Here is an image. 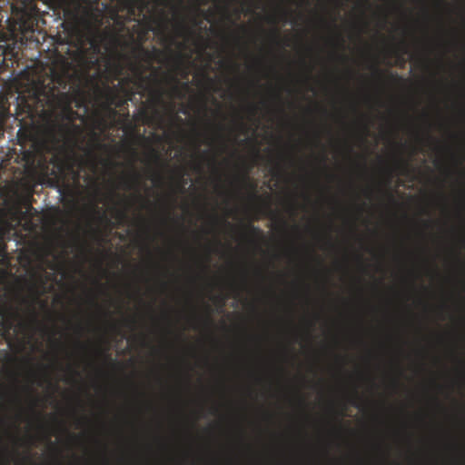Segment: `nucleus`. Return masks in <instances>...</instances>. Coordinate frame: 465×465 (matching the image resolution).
<instances>
[{
  "label": "nucleus",
  "mask_w": 465,
  "mask_h": 465,
  "mask_svg": "<svg viewBox=\"0 0 465 465\" xmlns=\"http://www.w3.org/2000/svg\"><path fill=\"white\" fill-rule=\"evenodd\" d=\"M141 184V175L135 170L134 164L132 163V170L128 175H123L120 177V185L122 188L126 190L135 189L139 190Z\"/></svg>",
  "instance_id": "20e7f679"
},
{
  "label": "nucleus",
  "mask_w": 465,
  "mask_h": 465,
  "mask_svg": "<svg viewBox=\"0 0 465 465\" xmlns=\"http://www.w3.org/2000/svg\"><path fill=\"white\" fill-rule=\"evenodd\" d=\"M142 114H146V112H145V110H144V109H143V110H142Z\"/></svg>",
  "instance_id": "8fccbe9b"
},
{
  "label": "nucleus",
  "mask_w": 465,
  "mask_h": 465,
  "mask_svg": "<svg viewBox=\"0 0 465 465\" xmlns=\"http://www.w3.org/2000/svg\"><path fill=\"white\" fill-rule=\"evenodd\" d=\"M74 127L77 132H80V127L78 125H74Z\"/></svg>",
  "instance_id": "c9c22d12"
},
{
  "label": "nucleus",
  "mask_w": 465,
  "mask_h": 465,
  "mask_svg": "<svg viewBox=\"0 0 465 465\" xmlns=\"http://www.w3.org/2000/svg\"><path fill=\"white\" fill-rule=\"evenodd\" d=\"M87 153H88L90 156H92V157H94V154L93 151H92V150H90V149H88V150H87Z\"/></svg>",
  "instance_id": "7c9ffc66"
},
{
  "label": "nucleus",
  "mask_w": 465,
  "mask_h": 465,
  "mask_svg": "<svg viewBox=\"0 0 465 465\" xmlns=\"http://www.w3.org/2000/svg\"><path fill=\"white\" fill-rule=\"evenodd\" d=\"M246 231L248 232V236L250 237H258L262 234V231L259 227L252 224H247Z\"/></svg>",
  "instance_id": "9b49d317"
},
{
  "label": "nucleus",
  "mask_w": 465,
  "mask_h": 465,
  "mask_svg": "<svg viewBox=\"0 0 465 465\" xmlns=\"http://www.w3.org/2000/svg\"><path fill=\"white\" fill-rule=\"evenodd\" d=\"M149 162L157 167H166L167 163L163 159L162 155L153 148L149 152Z\"/></svg>",
  "instance_id": "6e6552de"
},
{
  "label": "nucleus",
  "mask_w": 465,
  "mask_h": 465,
  "mask_svg": "<svg viewBox=\"0 0 465 465\" xmlns=\"http://www.w3.org/2000/svg\"><path fill=\"white\" fill-rule=\"evenodd\" d=\"M182 85H183V90H188V88H189L188 83H183Z\"/></svg>",
  "instance_id": "cd10ccee"
},
{
  "label": "nucleus",
  "mask_w": 465,
  "mask_h": 465,
  "mask_svg": "<svg viewBox=\"0 0 465 465\" xmlns=\"http://www.w3.org/2000/svg\"><path fill=\"white\" fill-rule=\"evenodd\" d=\"M322 162L323 163H325V162H326V156H325V155H324V156H322Z\"/></svg>",
  "instance_id": "e433bc0d"
},
{
  "label": "nucleus",
  "mask_w": 465,
  "mask_h": 465,
  "mask_svg": "<svg viewBox=\"0 0 465 465\" xmlns=\"http://www.w3.org/2000/svg\"><path fill=\"white\" fill-rule=\"evenodd\" d=\"M78 344H79L82 348H85V347H86L84 343L78 342Z\"/></svg>",
  "instance_id": "4c0bfd02"
},
{
  "label": "nucleus",
  "mask_w": 465,
  "mask_h": 465,
  "mask_svg": "<svg viewBox=\"0 0 465 465\" xmlns=\"http://www.w3.org/2000/svg\"><path fill=\"white\" fill-rule=\"evenodd\" d=\"M103 164L104 166L110 168L111 170L123 165L122 163H119V162H116V161H114L111 159H104Z\"/></svg>",
  "instance_id": "f8f14e48"
},
{
  "label": "nucleus",
  "mask_w": 465,
  "mask_h": 465,
  "mask_svg": "<svg viewBox=\"0 0 465 465\" xmlns=\"http://www.w3.org/2000/svg\"><path fill=\"white\" fill-rule=\"evenodd\" d=\"M268 21L273 25H276L278 23V20L275 16H269Z\"/></svg>",
  "instance_id": "5701e85b"
},
{
  "label": "nucleus",
  "mask_w": 465,
  "mask_h": 465,
  "mask_svg": "<svg viewBox=\"0 0 465 465\" xmlns=\"http://www.w3.org/2000/svg\"><path fill=\"white\" fill-rule=\"evenodd\" d=\"M91 134H92V138L95 142L96 146L98 148H105L106 147L105 144H103L102 143L99 142V135H98V134H96L94 131H93Z\"/></svg>",
  "instance_id": "2eb2a0df"
},
{
  "label": "nucleus",
  "mask_w": 465,
  "mask_h": 465,
  "mask_svg": "<svg viewBox=\"0 0 465 465\" xmlns=\"http://www.w3.org/2000/svg\"><path fill=\"white\" fill-rule=\"evenodd\" d=\"M216 412H217V409L213 408L212 413H216Z\"/></svg>",
  "instance_id": "a19ab883"
},
{
  "label": "nucleus",
  "mask_w": 465,
  "mask_h": 465,
  "mask_svg": "<svg viewBox=\"0 0 465 465\" xmlns=\"http://www.w3.org/2000/svg\"><path fill=\"white\" fill-rule=\"evenodd\" d=\"M130 9H131V10H130V13H131V14H134V7H131Z\"/></svg>",
  "instance_id": "58836bf2"
},
{
  "label": "nucleus",
  "mask_w": 465,
  "mask_h": 465,
  "mask_svg": "<svg viewBox=\"0 0 465 465\" xmlns=\"http://www.w3.org/2000/svg\"><path fill=\"white\" fill-rule=\"evenodd\" d=\"M153 94L155 96V101L160 103L162 101V93L159 90L153 91Z\"/></svg>",
  "instance_id": "a211bd4d"
},
{
  "label": "nucleus",
  "mask_w": 465,
  "mask_h": 465,
  "mask_svg": "<svg viewBox=\"0 0 465 465\" xmlns=\"http://www.w3.org/2000/svg\"><path fill=\"white\" fill-rule=\"evenodd\" d=\"M129 149H130V151H131L132 154H133L134 157H136L137 153H136L135 149L131 148V147H130Z\"/></svg>",
  "instance_id": "bb28decb"
},
{
  "label": "nucleus",
  "mask_w": 465,
  "mask_h": 465,
  "mask_svg": "<svg viewBox=\"0 0 465 465\" xmlns=\"http://www.w3.org/2000/svg\"><path fill=\"white\" fill-rule=\"evenodd\" d=\"M342 416H343V412L341 411L339 413V417H342Z\"/></svg>",
  "instance_id": "49530a36"
},
{
  "label": "nucleus",
  "mask_w": 465,
  "mask_h": 465,
  "mask_svg": "<svg viewBox=\"0 0 465 465\" xmlns=\"http://www.w3.org/2000/svg\"><path fill=\"white\" fill-rule=\"evenodd\" d=\"M351 403H352V405H355V406L357 405L356 401H353Z\"/></svg>",
  "instance_id": "603ef678"
},
{
  "label": "nucleus",
  "mask_w": 465,
  "mask_h": 465,
  "mask_svg": "<svg viewBox=\"0 0 465 465\" xmlns=\"http://www.w3.org/2000/svg\"><path fill=\"white\" fill-rule=\"evenodd\" d=\"M21 302L27 305L30 318L27 322L23 321L21 313L18 308H13L12 306L5 305L4 308L0 309V316L3 317L2 327L4 331V337L7 338L10 335V331L14 327L15 321L19 322V328L26 330L31 326H36L40 324L38 315L34 305V302H39V298L36 296L32 302L25 297L20 298Z\"/></svg>",
  "instance_id": "f03ea898"
},
{
  "label": "nucleus",
  "mask_w": 465,
  "mask_h": 465,
  "mask_svg": "<svg viewBox=\"0 0 465 465\" xmlns=\"http://www.w3.org/2000/svg\"><path fill=\"white\" fill-rule=\"evenodd\" d=\"M174 27L179 35H183L184 34H192L193 32L192 29L188 27L184 17L181 15H178L175 19Z\"/></svg>",
  "instance_id": "0eeeda50"
},
{
  "label": "nucleus",
  "mask_w": 465,
  "mask_h": 465,
  "mask_svg": "<svg viewBox=\"0 0 465 465\" xmlns=\"http://www.w3.org/2000/svg\"><path fill=\"white\" fill-rule=\"evenodd\" d=\"M386 196L390 202L395 203V198L391 193L387 192Z\"/></svg>",
  "instance_id": "4be33fe9"
},
{
  "label": "nucleus",
  "mask_w": 465,
  "mask_h": 465,
  "mask_svg": "<svg viewBox=\"0 0 465 465\" xmlns=\"http://www.w3.org/2000/svg\"><path fill=\"white\" fill-rule=\"evenodd\" d=\"M272 37L277 44L279 43L280 32L278 29H273L272 32Z\"/></svg>",
  "instance_id": "f3484780"
},
{
  "label": "nucleus",
  "mask_w": 465,
  "mask_h": 465,
  "mask_svg": "<svg viewBox=\"0 0 465 465\" xmlns=\"http://www.w3.org/2000/svg\"><path fill=\"white\" fill-rule=\"evenodd\" d=\"M4 54H5V46L0 45V64L5 62Z\"/></svg>",
  "instance_id": "6ab92c4d"
},
{
  "label": "nucleus",
  "mask_w": 465,
  "mask_h": 465,
  "mask_svg": "<svg viewBox=\"0 0 465 465\" xmlns=\"http://www.w3.org/2000/svg\"><path fill=\"white\" fill-rule=\"evenodd\" d=\"M120 215H121V216H124L125 214H124V213L121 212V213H120Z\"/></svg>",
  "instance_id": "3c124183"
},
{
  "label": "nucleus",
  "mask_w": 465,
  "mask_h": 465,
  "mask_svg": "<svg viewBox=\"0 0 465 465\" xmlns=\"http://www.w3.org/2000/svg\"><path fill=\"white\" fill-rule=\"evenodd\" d=\"M371 71L375 77L378 79H382L384 73L382 70L380 69L379 65L377 64H374L371 65Z\"/></svg>",
  "instance_id": "ddd939ff"
},
{
  "label": "nucleus",
  "mask_w": 465,
  "mask_h": 465,
  "mask_svg": "<svg viewBox=\"0 0 465 465\" xmlns=\"http://www.w3.org/2000/svg\"><path fill=\"white\" fill-rule=\"evenodd\" d=\"M147 2L145 0H141V8L140 12H143V10L146 7Z\"/></svg>",
  "instance_id": "393cba45"
},
{
  "label": "nucleus",
  "mask_w": 465,
  "mask_h": 465,
  "mask_svg": "<svg viewBox=\"0 0 465 465\" xmlns=\"http://www.w3.org/2000/svg\"><path fill=\"white\" fill-rule=\"evenodd\" d=\"M339 43H340L341 45H343V39H342L340 35H339Z\"/></svg>",
  "instance_id": "72a5a7b5"
},
{
  "label": "nucleus",
  "mask_w": 465,
  "mask_h": 465,
  "mask_svg": "<svg viewBox=\"0 0 465 465\" xmlns=\"http://www.w3.org/2000/svg\"><path fill=\"white\" fill-rule=\"evenodd\" d=\"M74 373L75 375H79L78 371H76L75 370H74Z\"/></svg>",
  "instance_id": "a18cd8bd"
},
{
  "label": "nucleus",
  "mask_w": 465,
  "mask_h": 465,
  "mask_svg": "<svg viewBox=\"0 0 465 465\" xmlns=\"http://www.w3.org/2000/svg\"><path fill=\"white\" fill-rule=\"evenodd\" d=\"M212 221L214 223H217L219 222V219L216 217V216H213L212 217Z\"/></svg>",
  "instance_id": "c85d7f7f"
},
{
  "label": "nucleus",
  "mask_w": 465,
  "mask_h": 465,
  "mask_svg": "<svg viewBox=\"0 0 465 465\" xmlns=\"http://www.w3.org/2000/svg\"><path fill=\"white\" fill-rule=\"evenodd\" d=\"M219 129L223 130V125H219Z\"/></svg>",
  "instance_id": "5fc2aeb1"
},
{
  "label": "nucleus",
  "mask_w": 465,
  "mask_h": 465,
  "mask_svg": "<svg viewBox=\"0 0 465 465\" xmlns=\"http://www.w3.org/2000/svg\"><path fill=\"white\" fill-rule=\"evenodd\" d=\"M190 465H219V463L216 460H206L203 458H198L193 460L190 462Z\"/></svg>",
  "instance_id": "9d476101"
},
{
  "label": "nucleus",
  "mask_w": 465,
  "mask_h": 465,
  "mask_svg": "<svg viewBox=\"0 0 465 465\" xmlns=\"http://www.w3.org/2000/svg\"><path fill=\"white\" fill-rule=\"evenodd\" d=\"M203 323L206 325V326H209L213 323V320L211 318L210 315H206L203 319Z\"/></svg>",
  "instance_id": "aec40b11"
},
{
  "label": "nucleus",
  "mask_w": 465,
  "mask_h": 465,
  "mask_svg": "<svg viewBox=\"0 0 465 465\" xmlns=\"http://www.w3.org/2000/svg\"><path fill=\"white\" fill-rule=\"evenodd\" d=\"M5 465H9V459L7 456L5 457Z\"/></svg>",
  "instance_id": "2f4dec72"
},
{
  "label": "nucleus",
  "mask_w": 465,
  "mask_h": 465,
  "mask_svg": "<svg viewBox=\"0 0 465 465\" xmlns=\"http://www.w3.org/2000/svg\"><path fill=\"white\" fill-rule=\"evenodd\" d=\"M114 41H115L116 45H119V40L117 38H114Z\"/></svg>",
  "instance_id": "37998d69"
},
{
  "label": "nucleus",
  "mask_w": 465,
  "mask_h": 465,
  "mask_svg": "<svg viewBox=\"0 0 465 465\" xmlns=\"http://www.w3.org/2000/svg\"><path fill=\"white\" fill-rule=\"evenodd\" d=\"M42 92L35 91L33 95L26 99L25 97L19 95L18 98L21 99V103L18 104L28 117L33 118L37 113L39 107L44 108L45 103L41 99Z\"/></svg>",
  "instance_id": "7ed1b4c3"
},
{
  "label": "nucleus",
  "mask_w": 465,
  "mask_h": 465,
  "mask_svg": "<svg viewBox=\"0 0 465 465\" xmlns=\"http://www.w3.org/2000/svg\"><path fill=\"white\" fill-rule=\"evenodd\" d=\"M257 110H258V108H257V106H256V105L252 104V105L250 106V111H251V113H252V114H255L257 113Z\"/></svg>",
  "instance_id": "b1692460"
},
{
  "label": "nucleus",
  "mask_w": 465,
  "mask_h": 465,
  "mask_svg": "<svg viewBox=\"0 0 465 465\" xmlns=\"http://www.w3.org/2000/svg\"><path fill=\"white\" fill-rule=\"evenodd\" d=\"M112 112H113V114H116V111H115V110H113V109H112Z\"/></svg>",
  "instance_id": "6e6d98bb"
},
{
  "label": "nucleus",
  "mask_w": 465,
  "mask_h": 465,
  "mask_svg": "<svg viewBox=\"0 0 465 465\" xmlns=\"http://www.w3.org/2000/svg\"><path fill=\"white\" fill-rule=\"evenodd\" d=\"M2 450H4L5 452H6L7 448L6 447H3Z\"/></svg>",
  "instance_id": "09e8293b"
},
{
  "label": "nucleus",
  "mask_w": 465,
  "mask_h": 465,
  "mask_svg": "<svg viewBox=\"0 0 465 465\" xmlns=\"http://www.w3.org/2000/svg\"><path fill=\"white\" fill-rule=\"evenodd\" d=\"M287 15H288V13H287L286 11H283V12H282V17H283V18H286V17H287Z\"/></svg>",
  "instance_id": "473e14b6"
},
{
  "label": "nucleus",
  "mask_w": 465,
  "mask_h": 465,
  "mask_svg": "<svg viewBox=\"0 0 465 465\" xmlns=\"http://www.w3.org/2000/svg\"><path fill=\"white\" fill-rule=\"evenodd\" d=\"M126 322H127V323H130V324H132V325L134 323V321H127Z\"/></svg>",
  "instance_id": "ea45409f"
},
{
  "label": "nucleus",
  "mask_w": 465,
  "mask_h": 465,
  "mask_svg": "<svg viewBox=\"0 0 465 465\" xmlns=\"http://www.w3.org/2000/svg\"><path fill=\"white\" fill-rule=\"evenodd\" d=\"M235 180L239 183H241L243 185L248 186L252 190V193L250 194V199L253 201L260 200V196L256 193V185L254 183H252L250 182V178L248 176L247 172L244 173L241 176H236Z\"/></svg>",
  "instance_id": "423d86ee"
},
{
  "label": "nucleus",
  "mask_w": 465,
  "mask_h": 465,
  "mask_svg": "<svg viewBox=\"0 0 465 465\" xmlns=\"http://www.w3.org/2000/svg\"><path fill=\"white\" fill-rule=\"evenodd\" d=\"M153 181L154 183H163V176L159 170L153 171Z\"/></svg>",
  "instance_id": "4468645a"
},
{
  "label": "nucleus",
  "mask_w": 465,
  "mask_h": 465,
  "mask_svg": "<svg viewBox=\"0 0 465 465\" xmlns=\"http://www.w3.org/2000/svg\"><path fill=\"white\" fill-rule=\"evenodd\" d=\"M400 165L403 168H405L407 166V163L403 162V161H401L400 162Z\"/></svg>",
  "instance_id": "c756f323"
},
{
  "label": "nucleus",
  "mask_w": 465,
  "mask_h": 465,
  "mask_svg": "<svg viewBox=\"0 0 465 465\" xmlns=\"http://www.w3.org/2000/svg\"><path fill=\"white\" fill-rule=\"evenodd\" d=\"M5 234V228L0 225V238Z\"/></svg>",
  "instance_id": "a878e982"
},
{
  "label": "nucleus",
  "mask_w": 465,
  "mask_h": 465,
  "mask_svg": "<svg viewBox=\"0 0 465 465\" xmlns=\"http://www.w3.org/2000/svg\"><path fill=\"white\" fill-rule=\"evenodd\" d=\"M92 302L94 304V305H97L96 302L94 299H92Z\"/></svg>",
  "instance_id": "79ce46f5"
},
{
  "label": "nucleus",
  "mask_w": 465,
  "mask_h": 465,
  "mask_svg": "<svg viewBox=\"0 0 465 465\" xmlns=\"http://www.w3.org/2000/svg\"><path fill=\"white\" fill-rule=\"evenodd\" d=\"M173 90L177 97H179V98L184 97V94L182 92V90H180V88L177 84L173 87Z\"/></svg>",
  "instance_id": "dca6fc26"
},
{
  "label": "nucleus",
  "mask_w": 465,
  "mask_h": 465,
  "mask_svg": "<svg viewBox=\"0 0 465 465\" xmlns=\"http://www.w3.org/2000/svg\"><path fill=\"white\" fill-rule=\"evenodd\" d=\"M400 47H401V53H402V54H407V53H408L407 45H406L404 42H402V43L401 44V46H400Z\"/></svg>",
  "instance_id": "412c9836"
},
{
  "label": "nucleus",
  "mask_w": 465,
  "mask_h": 465,
  "mask_svg": "<svg viewBox=\"0 0 465 465\" xmlns=\"http://www.w3.org/2000/svg\"><path fill=\"white\" fill-rule=\"evenodd\" d=\"M193 23H194V25H198V23L196 22V19H193Z\"/></svg>",
  "instance_id": "864d4df0"
},
{
  "label": "nucleus",
  "mask_w": 465,
  "mask_h": 465,
  "mask_svg": "<svg viewBox=\"0 0 465 465\" xmlns=\"http://www.w3.org/2000/svg\"><path fill=\"white\" fill-rule=\"evenodd\" d=\"M341 58L343 59V60L347 59V57L344 56V55H341Z\"/></svg>",
  "instance_id": "c03bdc74"
},
{
  "label": "nucleus",
  "mask_w": 465,
  "mask_h": 465,
  "mask_svg": "<svg viewBox=\"0 0 465 465\" xmlns=\"http://www.w3.org/2000/svg\"><path fill=\"white\" fill-rule=\"evenodd\" d=\"M63 96H64L67 100H69L68 95L66 94H63ZM66 104H66V107L64 110L65 117L67 120L73 121L74 119V117L77 115V113L70 107V101H67Z\"/></svg>",
  "instance_id": "1a4fd4ad"
},
{
  "label": "nucleus",
  "mask_w": 465,
  "mask_h": 465,
  "mask_svg": "<svg viewBox=\"0 0 465 465\" xmlns=\"http://www.w3.org/2000/svg\"><path fill=\"white\" fill-rule=\"evenodd\" d=\"M119 94H121V92H117L114 89H106L103 93V96L105 99V103L108 107H111L112 105H114L115 107H122L130 101L128 96L123 94L124 97H120Z\"/></svg>",
  "instance_id": "39448f33"
},
{
  "label": "nucleus",
  "mask_w": 465,
  "mask_h": 465,
  "mask_svg": "<svg viewBox=\"0 0 465 465\" xmlns=\"http://www.w3.org/2000/svg\"><path fill=\"white\" fill-rule=\"evenodd\" d=\"M223 223H224L226 225H228V226H230V227H232V225L230 223H228L227 221H225V220H224V221H223Z\"/></svg>",
  "instance_id": "f704fd0d"
},
{
  "label": "nucleus",
  "mask_w": 465,
  "mask_h": 465,
  "mask_svg": "<svg viewBox=\"0 0 465 465\" xmlns=\"http://www.w3.org/2000/svg\"><path fill=\"white\" fill-rule=\"evenodd\" d=\"M104 356H105L106 359L111 360L108 354H105Z\"/></svg>",
  "instance_id": "de8ad7c7"
},
{
  "label": "nucleus",
  "mask_w": 465,
  "mask_h": 465,
  "mask_svg": "<svg viewBox=\"0 0 465 465\" xmlns=\"http://www.w3.org/2000/svg\"><path fill=\"white\" fill-rule=\"evenodd\" d=\"M155 52H158V50L153 49V51H149L142 45H137L132 50L133 58L122 53H117V61L113 66L115 78H118L124 74V67L123 61L126 62L128 69L132 72L133 75H126L121 78L116 85L107 87L106 89H114L117 92H121L122 94L128 96L129 100H133L135 95L133 85L144 89L145 84L149 81V76L143 75L145 68L142 61L150 64L154 58Z\"/></svg>",
  "instance_id": "f257e3e1"
}]
</instances>
